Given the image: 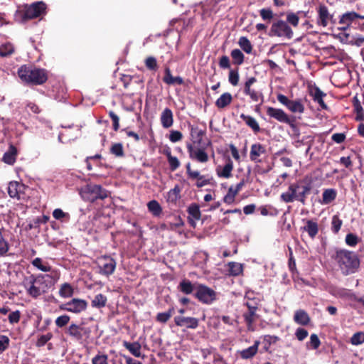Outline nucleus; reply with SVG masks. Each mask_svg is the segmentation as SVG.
Returning <instances> with one entry per match:
<instances>
[{"label":"nucleus","mask_w":364,"mask_h":364,"mask_svg":"<svg viewBox=\"0 0 364 364\" xmlns=\"http://www.w3.org/2000/svg\"><path fill=\"white\" fill-rule=\"evenodd\" d=\"M301 11L286 13V21L275 19L270 28L269 35L290 40L294 36V31L291 27L296 28L299 23V14Z\"/></svg>","instance_id":"1"},{"label":"nucleus","mask_w":364,"mask_h":364,"mask_svg":"<svg viewBox=\"0 0 364 364\" xmlns=\"http://www.w3.org/2000/svg\"><path fill=\"white\" fill-rule=\"evenodd\" d=\"M343 275L355 273L360 267V259L353 251L346 249H336L332 256Z\"/></svg>","instance_id":"2"},{"label":"nucleus","mask_w":364,"mask_h":364,"mask_svg":"<svg viewBox=\"0 0 364 364\" xmlns=\"http://www.w3.org/2000/svg\"><path fill=\"white\" fill-rule=\"evenodd\" d=\"M312 186L311 182L299 180L290 183L286 192L281 194V200L287 203L298 201L305 205L307 196L311 193Z\"/></svg>","instance_id":"3"},{"label":"nucleus","mask_w":364,"mask_h":364,"mask_svg":"<svg viewBox=\"0 0 364 364\" xmlns=\"http://www.w3.org/2000/svg\"><path fill=\"white\" fill-rule=\"evenodd\" d=\"M18 75L23 82L32 85H42L48 79L47 70L28 65H21Z\"/></svg>","instance_id":"4"},{"label":"nucleus","mask_w":364,"mask_h":364,"mask_svg":"<svg viewBox=\"0 0 364 364\" xmlns=\"http://www.w3.org/2000/svg\"><path fill=\"white\" fill-rule=\"evenodd\" d=\"M47 6L43 1H36L31 4H24L18 8L14 14V21L18 23H26V21L36 18L44 14Z\"/></svg>","instance_id":"5"},{"label":"nucleus","mask_w":364,"mask_h":364,"mask_svg":"<svg viewBox=\"0 0 364 364\" xmlns=\"http://www.w3.org/2000/svg\"><path fill=\"white\" fill-rule=\"evenodd\" d=\"M24 286L27 294L32 298L36 299L48 291L50 286L46 279V276L33 274L25 279Z\"/></svg>","instance_id":"6"},{"label":"nucleus","mask_w":364,"mask_h":364,"mask_svg":"<svg viewBox=\"0 0 364 364\" xmlns=\"http://www.w3.org/2000/svg\"><path fill=\"white\" fill-rule=\"evenodd\" d=\"M96 263L99 268L98 273L107 277H109L114 272L117 267L116 260L110 255H107L98 257Z\"/></svg>","instance_id":"7"},{"label":"nucleus","mask_w":364,"mask_h":364,"mask_svg":"<svg viewBox=\"0 0 364 364\" xmlns=\"http://www.w3.org/2000/svg\"><path fill=\"white\" fill-rule=\"evenodd\" d=\"M196 288L193 296L202 304L209 305L217 299L216 292L210 287L205 284H198Z\"/></svg>","instance_id":"8"},{"label":"nucleus","mask_w":364,"mask_h":364,"mask_svg":"<svg viewBox=\"0 0 364 364\" xmlns=\"http://www.w3.org/2000/svg\"><path fill=\"white\" fill-rule=\"evenodd\" d=\"M84 194L86 200L94 203L97 200H104L108 197V191L102 186L89 183L85 187Z\"/></svg>","instance_id":"9"},{"label":"nucleus","mask_w":364,"mask_h":364,"mask_svg":"<svg viewBox=\"0 0 364 364\" xmlns=\"http://www.w3.org/2000/svg\"><path fill=\"white\" fill-rule=\"evenodd\" d=\"M317 13L316 23L319 26L326 27L330 22L332 24L336 23V19L333 14H330L328 7L320 4L316 9Z\"/></svg>","instance_id":"10"},{"label":"nucleus","mask_w":364,"mask_h":364,"mask_svg":"<svg viewBox=\"0 0 364 364\" xmlns=\"http://www.w3.org/2000/svg\"><path fill=\"white\" fill-rule=\"evenodd\" d=\"M277 100L283 105H284L292 113L302 114L304 112V105L301 99L296 100H291L287 96L282 94H278L277 96Z\"/></svg>","instance_id":"11"},{"label":"nucleus","mask_w":364,"mask_h":364,"mask_svg":"<svg viewBox=\"0 0 364 364\" xmlns=\"http://www.w3.org/2000/svg\"><path fill=\"white\" fill-rule=\"evenodd\" d=\"M87 307V302L85 300L78 298H73L70 301L60 305L59 309L60 310L72 312L74 314H80L82 311H85Z\"/></svg>","instance_id":"12"},{"label":"nucleus","mask_w":364,"mask_h":364,"mask_svg":"<svg viewBox=\"0 0 364 364\" xmlns=\"http://www.w3.org/2000/svg\"><path fill=\"white\" fill-rule=\"evenodd\" d=\"M266 113L270 118H273L279 122L287 124L291 127H294V120L291 119L283 109L267 107Z\"/></svg>","instance_id":"13"},{"label":"nucleus","mask_w":364,"mask_h":364,"mask_svg":"<svg viewBox=\"0 0 364 364\" xmlns=\"http://www.w3.org/2000/svg\"><path fill=\"white\" fill-rule=\"evenodd\" d=\"M66 333L74 339L81 341L84 338H88L90 337L91 330L88 327L72 323L68 328Z\"/></svg>","instance_id":"14"},{"label":"nucleus","mask_w":364,"mask_h":364,"mask_svg":"<svg viewBox=\"0 0 364 364\" xmlns=\"http://www.w3.org/2000/svg\"><path fill=\"white\" fill-rule=\"evenodd\" d=\"M186 174L191 180H197L196 186L198 188L210 184V180L205 178L204 175H201L198 171L192 170L190 163L186 165Z\"/></svg>","instance_id":"15"},{"label":"nucleus","mask_w":364,"mask_h":364,"mask_svg":"<svg viewBox=\"0 0 364 364\" xmlns=\"http://www.w3.org/2000/svg\"><path fill=\"white\" fill-rule=\"evenodd\" d=\"M187 151L189 157L199 163H206L209 160V156L204 149L198 148L195 149L191 144H188Z\"/></svg>","instance_id":"16"},{"label":"nucleus","mask_w":364,"mask_h":364,"mask_svg":"<svg viewBox=\"0 0 364 364\" xmlns=\"http://www.w3.org/2000/svg\"><path fill=\"white\" fill-rule=\"evenodd\" d=\"M257 82L255 77H249L244 85L243 92L245 95L250 96V99L254 102L262 100L263 95L262 92L251 88V86Z\"/></svg>","instance_id":"17"},{"label":"nucleus","mask_w":364,"mask_h":364,"mask_svg":"<svg viewBox=\"0 0 364 364\" xmlns=\"http://www.w3.org/2000/svg\"><path fill=\"white\" fill-rule=\"evenodd\" d=\"M267 149L264 145L260 143H255L252 144L250 151V159L255 163L262 162L261 156L266 154Z\"/></svg>","instance_id":"18"},{"label":"nucleus","mask_w":364,"mask_h":364,"mask_svg":"<svg viewBox=\"0 0 364 364\" xmlns=\"http://www.w3.org/2000/svg\"><path fill=\"white\" fill-rule=\"evenodd\" d=\"M174 322L177 326L186 327L188 328L196 329L198 328V319L194 317H185L177 316L174 317Z\"/></svg>","instance_id":"19"},{"label":"nucleus","mask_w":364,"mask_h":364,"mask_svg":"<svg viewBox=\"0 0 364 364\" xmlns=\"http://www.w3.org/2000/svg\"><path fill=\"white\" fill-rule=\"evenodd\" d=\"M163 82L168 85H182L184 83L183 79L180 76L173 77L171 75V71L169 67L166 66L164 69V75L163 77Z\"/></svg>","instance_id":"20"},{"label":"nucleus","mask_w":364,"mask_h":364,"mask_svg":"<svg viewBox=\"0 0 364 364\" xmlns=\"http://www.w3.org/2000/svg\"><path fill=\"white\" fill-rule=\"evenodd\" d=\"M198 284V283L193 284L190 280L184 279L180 282L177 288L179 291L184 294H191L196 292Z\"/></svg>","instance_id":"21"},{"label":"nucleus","mask_w":364,"mask_h":364,"mask_svg":"<svg viewBox=\"0 0 364 364\" xmlns=\"http://www.w3.org/2000/svg\"><path fill=\"white\" fill-rule=\"evenodd\" d=\"M24 189V185L17 181H11L9 183L8 193L11 198L20 199V194Z\"/></svg>","instance_id":"22"},{"label":"nucleus","mask_w":364,"mask_h":364,"mask_svg":"<svg viewBox=\"0 0 364 364\" xmlns=\"http://www.w3.org/2000/svg\"><path fill=\"white\" fill-rule=\"evenodd\" d=\"M161 125L164 128L168 129L173 124V114L171 109L166 107L161 112L160 117Z\"/></svg>","instance_id":"23"},{"label":"nucleus","mask_w":364,"mask_h":364,"mask_svg":"<svg viewBox=\"0 0 364 364\" xmlns=\"http://www.w3.org/2000/svg\"><path fill=\"white\" fill-rule=\"evenodd\" d=\"M301 230L306 232L309 236L311 239H314L318 232V225L316 221L313 220H306L305 221V225L301 228Z\"/></svg>","instance_id":"24"},{"label":"nucleus","mask_w":364,"mask_h":364,"mask_svg":"<svg viewBox=\"0 0 364 364\" xmlns=\"http://www.w3.org/2000/svg\"><path fill=\"white\" fill-rule=\"evenodd\" d=\"M240 117L245 122V124L252 130L255 134L260 132L261 129L259 127V123L253 117L242 113L240 115Z\"/></svg>","instance_id":"25"},{"label":"nucleus","mask_w":364,"mask_h":364,"mask_svg":"<svg viewBox=\"0 0 364 364\" xmlns=\"http://www.w3.org/2000/svg\"><path fill=\"white\" fill-rule=\"evenodd\" d=\"M181 188L179 185H175L174 188L171 189L166 195V202L169 204L176 205L177 201L181 198Z\"/></svg>","instance_id":"26"},{"label":"nucleus","mask_w":364,"mask_h":364,"mask_svg":"<svg viewBox=\"0 0 364 364\" xmlns=\"http://www.w3.org/2000/svg\"><path fill=\"white\" fill-rule=\"evenodd\" d=\"M248 331H253L254 323L259 318V316L257 311H245L242 315Z\"/></svg>","instance_id":"27"},{"label":"nucleus","mask_w":364,"mask_h":364,"mask_svg":"<svg viewBox=\"0 0 364 364\" xmlns=\"http://www.w3.org/2000/svg\"><path fill=\"white\" fill-rule=\"evenodd\" d=\"M233 169V163L230 159H228L227 164L223 168L220 166L217 167L216 173L218 177L229 178L232 176V171Z\"/></svg>","instance_id":"28"},{"label":"nucleus","mask_w":364,"mask_h":364,"mask_svg":"<svg viewBox=\"0 0 364 364\" xmlns=\"http://www.w3.org/2000/svg\"><path fill=\"white\" fill-rule=\"evenodd\" d=\"M17 156V149L13 144H10L9 149L3 156V161L7 164L12 165L15 163Z\"/></svg>","instance_id":"29"},{"label":"nucleus","mask_w":364,"mask_h":364,"mask_svg":"<svg viewBox=\"0 0 364 364\" xmlns=\"http://www.w3.org/2000/svg\"><path fill=\"white\" fill-rule=\"evenodd\" d=\"M260 344L259 341H255L254 344L245 349H243L240 352V357L242 359H250L253 358L258 351V347Z\"/></svg>","instance_id":"30"},{"label":"nucleus","mask_w":364,"mask_h":364,"mask_svg":"<svg viewBox=\"0 0 364 364\" xmlns=\"http://www.w3.org/2000/svg\"><path fill=\"white\" fill-rule=\"evenodd\" d=\"M294 321L298 324L306 326L309 323L311 318L306 311L299 309L295 312Z\"/></svg>","instance_id":"31"},{"label":"nucleus","mask_w":364,"mask_h":364,"mask_svg":"<svg viewBox=\"0 0 364 364\" xmlns=\"http://www.w3.org/2000/svg\"><path fill=\"white\" fill-rule=\"evenodd\" d=\"M232 102V96L230 92H224L215 101V106L220 109H224L230 105Z\"/></svg>","instance_id":"32"},{"label":"nucleus","mask_w":364,"mask_h":364,"mask_svg":"<svg viewBox=\"0 0 364 364\" xmlns=\"http://www.w3.org/2000/svg\"><path fill=\"white\" fill-rule=\"evenodd\" d=\"M355 19H358V13L355 11H348L343 14L340 16L338 23L341 25H346V26H350Z\"/></svg>","instance_id":"33"},{"label":"nucleus","mask_w":364,"mask_h":364,"mask_svg":"<svg viewBox=\"0 0 364 364\" xmlns=\"http://www.w3.org/2000/svg\"><path fill=\"white\" fill-rule=\"evenodd\" d=\"M337 196V191L333 188L325 189L322 194L321 203L324 205L330 204Z\"/></svg>","instance_id":"34"},{"label":"nucleus","mask_w":364,"mask_h":364,"mask_svg":"<svg viewBox=\"0 0 364 364\" xmlns=\"http://www.w3.org/2000/svg\"><path fill=\"white\" fill-rule=\"evenodd\" d=\"M123 346L135 357L139 358L141 356V344L139 342L129 343L124 341Z\"/></svg>","instance_id":"35"},{"label":"nucleus","mask_w":364,"mask_h":364,"mask_svg":"<svg viewBox=\"0 0 364 364\" xmlns=\"http://www.w3.org/2000/svg\"><path fill=\"white\" fill-rule=\"evenodd\" d=\"M190 134L194 144H200L202 142L205 132L198 127L191 126Z\"/></svg>","instance_id":"36"},{"label":"nucleus","mask_w":364,"mask_h":364,"mask_svg":"<svg viewBox=\"0 0 364 364\" xmlns=\"http://www.w3.org/2000/svg\"><path fill=\"white\" fill-rule=\"evenodd\" d=\"M353 105L354 111L356 113L355 120L358 122L364 121V111L358 98L356 96L353 99Z\"/></svg>","instance_id":"37"},{"label":"nucleus","mask_w":364,"mask_h":364,"mask_svg":"<svg viewBox=\"0 0 364 364\" xmlns=\"http://www.w3.org/2000/svg\"><path fill=\"white\" fill-rule=\"evenodd\" d=\"M107 301V296L100 293L94 297L92 300L91 305L94 308L101 309L106 306Z\"/></svg>","instance_id":"38"},{"label":"nucleus","mask_w":364,"mask_h":364,"mask_svg":"<svg viewBox=\"0 0 364 364\" xmlns=\"http://www.w3.org/2000/svg\"><path fill=\"white\" fill-rule=\"evenodd\" d=\"M74 294L73 287L69 283H63L59 289V295L63 298H70Z\"/></svg>","instance_id":"39"},{"label":"nucleus","mask_w":364,"mask_h":364,"mask_svg":"<svg viewBox=\"0 0 364 364\" xmlns=\"http://www.w3.org/2000/svg\"><path fill=\"white\" fill-rule=\"evenodd\" d=\"M147 208L154 216H159L162 213V208L156 200H152L147 203Z\"/></svg>","instance_id":"40"},{"label":"nucleus","mask_w":364,"mask_h":364,"mask_svg":"<svg viewBox=\"0 0 364 364\" xmlns=\"http://www.w3.org/2000/svg\"><path fill=\"white\" fill-rule=\"evenodd\" d=\"M228 273L231 276H238L242 274L243 267L240 263L235 262H230L228 264Z\"/></svg>","instance_id":"41"},{"label":"nucleus","mask_w":364,"mask_h":364,"mask_svg":"<svg viewBox=\"0 0 364 364\" xmlns=\"http://www.w3.org/2000/svg\"><path fill=\"white\" fill-rule=\"evenodd\" d=\"M230 55L234 65H240L244 63L245 55L240 49H233L230 53Z\"/></svg>","instance_id":"42"},{"label":"nucleus","mask_w":364,"mask_h":364,"mask_svg":"<svg viewBox=\"0 0 364 364\" xmlns=\"http://www.w3.org/2000/svg\"><path fill=\"white\" fill-rule=\"evenodd\" d=\"M238 44L241 49L247 54L252 53V45L250 40L245 36H241L239 38Z\"/></svg>","instance_id":"43"},{"label":"nucleus","mask_w":364,"mask_h":364,"mask_svg":"<svg viewBox=\"0 0 364 364\" xmlns=\"http://www.w3.org/2000/svg\"><path fill=\"white\" fill-rule=\"evenodd\" d=\"M109 152L118 158H122L125 156L124 147L122 143L113 144L110 147Z\"/></svg>","instance_id":"44"},{"label":"nucleus","mask_w":364,"mask_h":364,"mask_svg":"<svg viewBox=\"0 0 364 364\" xmlns=\"http://www.w3.org/2000/svg\"><path fill=\"white\" fill-rule=\"evenodd\" d=\"M189 217L191 216L194 220H198L200 219L201 213L200 207L196 203H191L187 210Z\"/></svg>","instance_id":"45"},{"label":"nucleus","mask_w":364,"mask_h":364,"mask_svg":"<svg viewBox=\"0 0 364 364\" xmlns=\"http://www.w3.org/2000/svg\"><path fill=\"white\" fill-rule=\"evenodd\" d=\"M48 272H50V274H43V275L46 276V278L50 279V281L48 282V285L50 287L51 286H53L58 281V279L60 277V272L58 269H52L51 267H50V270Z\"/></svg>","instance_id":"46"},{"label":"nucleus","mask_w":364,"mask_h":364,"mask_svg":"<svg viewBox=\"0 0 364 364\" xmlns=\"http://www.w3.org/2000/svg\"><path fill=\"white\" fill-rule=\"evenodd\" d=\"M4 229L0 228V257H4L9 250V245L4 237L2 232Z\"/></svg>","instance_id":"47"},{"label":"nucleus","mask_w":364,"mask_h":364,"mask_svg":"<svg viewBox=\"0 0 364 364\" xmlns=\"http://www.w3.org/2000/svg\"><path fill=\"white\" fill-rule=\"evenodd\" d=\"M31 264L33 267L42 272H48L50 270V266L48 263L43 264V259L40 257L35 258L31 262Z\"/></svg>","instance_id":"48"},{"label":"nucleus","mask_w":364,"mask_h":364,"mask_svg":"<svg viewBox=\"0 0 364 364\" xmlns=\"http://www.w3.org/2000/svg\"><path fill=\"white\" fill-rule=\"evenodd\" d=\"M342 225H343L342 220H341L339 218L338 215H334L332 217V220H331V231L334 234L338 233V232L341 230V228Z\"/></svg>","instance_id":"49"},{"label":"nucleus","mask_w":364,"mask_h":364,"mask_svg":"<svg viewBox=\"0 0 364 364\" xmlns=\"http://www.w3.org/2000/svg\"><path fill=\"white\" fill-rule=\"evenodd\" d=\"M14 52V48L11 43H7L0 46V56L6 57Z\"/></svg>","instance_id":"50"},{"label":"nucleus","mask_w":364,"mask_h":364,"mask_svg":"<svg viewBox=\"0 0 364 364\" xmlns=\"http://www.w3.org/2000/svg\"><path fill=\"white\" fill-rule=\"evenodd\" d=\"M240 75L238 69H230L228 75V81L232 86H237L239 82Z\"/></svg>","instance_id":"51"},{"label":"nucleus","mask_w":364,"mask_h":364,"mask_svg":"<svg viewBox=\"0 0 364 364\" xmlns=\"http://www.w3.org/2000/svg\"><path fill=\"white\" fill-rule=\"evenodd\" d=\"M259 15L263 21L270 22L274 18V14L270 8H264L259 10Z\"/></svg>","instance_id":"52"},{"label":"nucleus","mask_w":364,"mask_h":364,"mask_svg":"<svg viewBox=\"0 0 364 364\" xmlns=\"http://www.w3.org/2000/svg\"><path fill=\"white\" fill-rule=\"evenodd\" d=\"M238 193L234 190L233 186H230L228 189L227 194L223 198L224 203L227 204H232L235 201V196Z\"/></svg>","instance_id":"53"},{"label":"nucleus","mask_w":364,"mask_h":364,"mask_svg":"<svg viewBox=\"0 0 364 364\" xmlns=\"http://www.w3.org/2000/svg\"><path fill=\"white\" fill-rule=\"evenodd\" d=\"M92 364H109L108 355L103 353H97L92 358Z\"/></svg>","instance_id":"54"},{"label":"nucleus","mask_w":364,"mask_h":364,"mask_svg":"<svg viewBox=\"0 0 364 364\" xmlns=\"http://www.w3.org/2000/svg\"><path fill=\"white\" fill-rule=\"evenodd\" d=\"M145 66L149 70L156 71L158 69L156 59L153 56H149L145 60Z\"/></svg>","instance_id":"55"},{"label":"nucleus","mask_w":364,"mask_h":364,"mask_svg":"<svg viewBox=\"0 0 364 364\" xmlns=\"http://www.w3.org/2000/svg\"><path fill=\"white\" fill-rule=\"evenodd\" d=\"M53 338L52 333H48L45 335H41L38 337L36 341L37 347H43L44 346L48 341H49Z\"/></svg>","instance_id":"56"},{"label":"nucleus","mask_w":364,"mask_h":364,"mask_svg":"<svg viewBox=\"0 0 364 364\" xmlns=\"http://www.w3.org/2000/svg\"><path fill=\"white\" fill-rule=\"evenodd\" d=\"M350 342L353 345H360L364 343V332H357L353 335L350 338Z\"/></svg>","instance_id":"57"},{"label":"nucleus","mask_w":364,"mask_h":364,"mask_svg":"<svg viewBox=\"0 0 364 364\" xmlns=\"http://www.w3.org/2000/svg\"><path fill=\"white\" fill-rule=\"evenodd\" d=\"M358 237L353 233H348L346 236V243L350 247H355L358 243Z\"/></svg>","instance_id":"58"},{"label":"nucleus","mask_w":364,"mask_h":364,"mask_svg":"<svg viewBox=\"0 0 364 364\" xmlns=\"http://www.w3.org/2000/svg\"><path fill=\"white\" fill-rule=\"evenodd\" d=\"M70 320V317L68 315H62L55 319V323L58 328H63L69 323Z\"/></svg>","instance_id":"59"},{"label":"nucleus","mask_w":364,"mask_h":364,"mask_svg":"<svg viewBox=\"0 0 364 364\" xmlns=\"http://www.w3.org/2000/svg\"><path fill=\"white\" fill-rule=\"evenodd\" d=\"M53 217L55 220H63L65 218L68 220L70 218V215L68 213L63 212L60 208H56L53 212Z\"/></svg>","instance_id":"60"},{"label":"nucleus","mask_w":364,"mask_h":364,"mask_svg":"<svg viewBox=\"0 0 364 364\" xmlns=\"http://www.w3.org/2000/svg\"><path fill=\"white\" fill-rule=\"evenodd\" d=\"M218 65L221 69H230V60L229 57L222 55L219 59Z\"/></svg>","instance_id":"61"},{"label":"nucleus","mask_w":364,"mask_h":364,"mask_svg":"<svg viewBox=\"0 0 364 364\" xmlns=\"http://www.w3.org/2000/svg\"><path fill=\"white\" fill-rule=\"evenodd\" d=\"M109 116L112 121L113 129L117 132L119 128V117L112 111H109Z\"/></svg>","instance_id":"62"},{"label":"nucleus","mask_w":364,"mask_h":364,"mask_svg":"<svg viewBox=\"0 0 364 364\" xmlns=\"http://www.w3.org/2000/svg\"><path fill=\"white\" fill-rule=\"evenodd\" d=\"M167 161L168 162L170 169L172 171H176L180 166V161L176 156H171L167 159Z\"/></svg>","instance_id":"63"},{"label":"nucleus","mask_w":364,"mask_h":364,"mask_svg":"<svg viewBox=\"0 0 364 364\" xmlns=\"http://www.w3.org/2000/svg\"><path fill=\"white\" fill-rule=\"evenodd\" d=\"M9 321L11 324L17 323L21 318V312L18 310L13 311L9 315Z\"/></svg>","instance_id":"64"}]
</instances>
